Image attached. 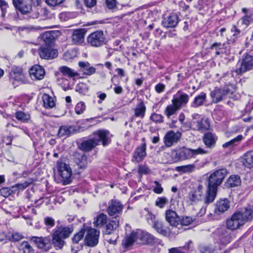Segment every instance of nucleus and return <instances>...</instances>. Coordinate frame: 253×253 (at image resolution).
I'll use <instances>...</instances> for the list:
<instances>
[{
	"label": "nucleus",
	"instance_id": "nucleus-1",
	"mask_svg": "<svg viewBox=\"0 0 253 253\" xmlns=\"http://www.w3.org/2000/svg\"><path fill=\"white\" fill-rule=\"evenodd\" d=\"M229 172L225 168H222L211 172L208 177V185L205 202L207 204L212 202L216 195L217 188L223 182Z\"/></svg>",
	"mask_w": 253,
	"mask_h": 253
},
{
	"label": "nucleus",
	"instance_id": "nucleus-2",
	"mask_svg": "<svg viewBox=\"0 0 253 253\" xmlns=\"http://www.w3.org/2000/svg\"><path fill=\"white\" fill-rule=\"evenodd\" d=\"M94 137L82 141L78 145L79 148L85 152L89 151L96 146L98 145L99 142H102L104 146L107 145L110 143L108 138V131L104 130H100L93 133Z\"/></svg>",
	"mask_w": 253,
	"mask_h": 253
},
{
	"label": "nucleus",
	"instance_id": "nucleus-3",
	"mask_svg": "<svg viewBox=\"0 0 253 253\" xmlns=\"http://www.w3.org/2000/svg\"><path fill=\"white\" fill-rule=\"evenodd\" d=\"M44 43L38 49V53L42 59L50 60L56 58L58 51L53 48V36L49 32H45L42 37Z\"/></svg>",
	"mask_w": 253,
	"mask_h": 253
},
{
	"label": "nucleus",
	"instance_id": "nucleus-4",
	"mask_svg": "<svg viewBox=\"0 0 253 253\" xmlns=\"http://www.w3.org/2000/svg\"><path fill=\"white\" fill-rule=\"evenodd\" d=\"M74 231L71 226L57 225L52 231V243L56 248L61 249L63 247L64 239L69 238Z\"/></svg>",
	"mask_w": 253,
	"mask_h": 253
},
{
	"label": "nucleus",
	"instance_id": "nucleus-5",
	"mask_svg": "<svg viewBox=\"0 0 253 253\" xmlns=\"http://www.w3.org/2000/svg\"><path fill=\"white\" fill-rule=\"evenodd\" d=\"M106 37L102 30H97L90 34L86 38L87 44L91 47H100L105 44Z\"/></svg>",
	"mask_w": 253,
	"mask_h": 253
},
{
	"label": "nucleus",
	"instance_id": "nucleus-6",
	"mask_svg": "<svg viewBox=\"0 0 253 253\" xmlns=\"http://www.w3.org/2000/svg\"><path fill=\"white\" fill-rule=\"evenodd\" d=\"M100 231L90 227L85 226L84 242L89 246L93 247L98 243Z\"/></svg>",
	"mask_w": 253,
	"mask_h": 253
},
{
	"label": "nucleus",
	"instance_id": "nucleus-7",
	"mask_svg": "<svg viewBox=\"0 0 253 253\" xmlns=\"http://www.w3.org/2000/svg\"><path fill=\"white\" fill-rule=\"evenodd\" d=\"M207 153V151L200 147L196 149L184 147L178 153V157L181 160H185L194 158L197 155L204 154Z\"/></svg>",
	"mask_w": 253,
	"mask_h": 253
},
{
	"label": "nucleus",
	"instance_id": "nucleus-8",
	"mask_svg": "<svg viewBox=\"0 0 253 253\" xmlns=\"http://www.w3.org/2000/svg\"><path fill=\"white\" fill-rule=\"evenodd\" d=\"M253 68V56L246 55L240 64H238L235 70L236 73L238 74L249 71Z\"/></svg>",
	"mask_w": 253,
	"mask_h": 253
},
{
	"label": "nucleus",
	"instance_id": "nucleus-9",
	"mask_svg": "<svg viewBox=\"0 0 253 253\" xmlns=\"http://www.w3.org/2000/svg\"><path fill=\"white\" fill-rule=\"evenodd\" d=\"M219 242L223 245L230 243L234 237L233 231L227 227H222L217 230Z\"/></svg>",
	"mask_w": 253,
	"mask_h": 253
},
{
	"label": "nucleus",
	"instance_id": "nucleus-10",
	"mask_svg": "<svg viewBox=\"0 0 253 253\" xmlns=\"http://www.w3.org/2000/svg\"><path fill=\"white\" fill-rule=\"evenodd\" d=\"M123 209V205L118 201L111 200L107 209V211L110 216L117 218L121 214Z\"/></svg>",
	"mask_w": 253,
	"mask_h": 253
},
{
	"label": "nucleus",
	"instance_id": "nucleus-11",
	"mask_svg": "<svg viewBox=\"0 0 253 253\" xmlns=\"http://www.w3.org/2000/svg\"><path fill=\"white\" fill-rule=\"evenodd\" d=\"M242 218V215L238 211L235 212L230 219L227 220V227L233 231L243 225L245 223Z\"/></svg>",
	"mask_w": 253,
	"mask_h": 253
},
{
	"label": "nucleus",
	"instance_id": "nucleus-12",
	"mask_svg": "<svg viewBox=\"0 0 253 253\" xmlns=\"http://www.w3.org/2000/svg\"><path fill=\"white\" fill-rule=\"evenodd\" d=\"M189 100V96L182 92L181 90H178L176 94L173 96L171 100L172 103H174L180 109L182 106H185L188 102Z\"/></svg>",
	"mask_w": 253,
	"mask_h": 253
},
{
	"label": "nucleus",
	"instance_id": "nucleus-13",
	"mask_svg": "<svg viewBox=\"0 0 253 253\" xmlns=\"http://www.w3.org/2000/svg\"><path fill=\"white\" fill-rule=\"evenodd\" d=\"M181 136V133L179 131L174 132L170 130L168 131L164 137V142L166 146L169 147L174 143H177Z\"/></svg>",
	"mask_w": 253,
	"mask_h": 253
},
{
	"label": "nucleus",
	"instance_id": "nucleus-14",
	"mask_svg": "<svg viewBox=\"0 0 253 253\" xmlns=\"http://www.w3.org/2000/svg\"><path fill=\"white\" fill-rule=\"evenodd\" d=\"M138 231H141L140 229H137L136 231H133L128 236L126 237L125 241L123 242V244L126 247H128L131 246L134 243L139 245H141L140 241L141 240L140 236L137 235Z\"/></svg>",
	"mask_w": 253,
	"mask_h": 253
},
{
	"label": "nucleus",
	"instance_id": "nucleus-15",
	"mask_svg": "<svg viewBox=\"0 0 253 253\" xmlns=\"http://www.w3.org/2000/svg\"><path fill=\"white\" fill-rule=\"evenodd\" d=\"M79 132V129L74 126L64 125L60 126L57 136L60 138L62 137H68L72 134Z\"/></svg>",
	"mask_w": 253,
	"mask_h": 253
},
{
	"label": "nucleus",
	"instance_id": "nucleus-16",
	"mask_svg": "<svg viewBox=\"0 0 253 253\" xmlns=\"http://www.w3.org/2000/svg\"><path fill=\"white\" fill-rule=\"evenodd\" d=\"M205 192L204 187L201 185L199 184L198 186V188L196 190L194 191H191L189 194V200L192 202H197L201 200L202 199H205L206 198L204 196V193ZM204 202H205L204 201ZM206 204V203H205Z\"/></svg>",
	"mask_w": 253,
	"mask_h": 253
},
{
	"label": "nucleus",
	"instance_id": "nucleus-17",
	"mask_svg": "<svg viewBox=\"0 0 253 253\" xmlns=\"http://www.w3.org/2000/svg\"><path fill=\"white\" fill-rule=\"evenodd\" d=\"M29 74L32 80H41L44 77L45 71L42 66L35 65L30 69Z\"/></svg>",
	"mask_w": 253,
	"mask_h": 253
},
{
	"label": "nucleus",
	"instance_id": "nucleus-18",
	"mask_svg": "<svg viewBox=\"0 0 253 253\" xmlns=\"http://www.w3.org/2000/svg\"><path fill=\"white\" fill-rule=\"evenodd\" d=\"M146 144L143 143L138 146L134 151L132 158V162L138 163L142 161L146 156Z\"/></svg>",
	"mask_w": 253,
	"mask_h": 253
},
{
	"label": "nucleus",
	"instance_id": "nucleus-19",
	"mask_svg": "<svg viewBox=\"0 0 253 253\" xmlns=\"http://www.w3.org/2000/svg\"><path fill=\"white\" fill-rule=\"evenodd\" d=\"M179 22L177 14L171 13L167 17L164 18L162 24L166 28L175 27Z\"/></svg>",
	"mask_w": 253,
	"mask_h": 253
},
{
	"label": "nucleus",
	"instance_id": "nucleus-20",
	"mask_svg": "<svg viewBox=\"0 0 253 253\" xmlns=\"http://www.w3.org/2000/svg\"><path fill=\"white\" fill-rule=\"evenodd\" d=\"M229 92V89L215 88L211 92V96L214 103H217L221 101L225 95Z\"/></svg>",
	"mask_w": 253,
	"mask_h": 253
},
{
	"label": "nucleus",
	"instance_id": "nucleus-21",
	"mask_svg": "<svg viewBox=\"0 0 253 253\" xmlns=\"http://www.w3.org/2000/svg\"><path fill=\"white\" fill-rule=\"evenodd\" d=\"M31 241L33 242L38 248L45 250L50 243V239L49 237L33 236L31 238Z\"/></svg>",
	"mask_w": 253,
	"mask_h": 253
},
{
	"label": "nucleus",
	"instance_id": "nucleus-22",
	"mask_svg": "<svg viewBox=\"0 0 253 253\" xmlns=\"http://www.w3.org/2000/svg\"><path fill=\"white\" fill-rule=\"evenodd\" d=\"M165 216L167 221L170 225L176 227L179 224L180 217L175 211L171 210L166 211Z\"/></svg>",
	"mask_w": 253,
	"mask_h": 253
},
{
	"label": "nucleus",
	"instance_id": "nucleus-23",
	"mask_svg": "<svg viewBox=\"0 0 253 253\" xmlns=\"http://www.w3.org/2000/svg\"><path fill=\"white\" fill-rule=\"evenodd\" d=\"M119 226V221L118 219L109 220L104 227L103 233L104 235H111L112 233H118L117 229Z\"/></svg>",
	"mask_w": 253,
	"mask_h": 253
},
{
	"label": "nucleus",
	"instance_id": "nucleus-24",
	"mask_svg": "<svg viewBox=\"0 0 253 253\" xmlns=\"http://www.w3.org/2000/svg\"><path fill=\"white\" fill-rule=\"evenodd\" d=\"M85 31L83 29H77L74 31L72 36V42L76 45L82 44L84 41Z\"/></svg>",
	"mask_w": 253,
	"mask_h": 253
},
{
	"label": "nucleus",
	"instance_id": "nucleus-25",
	"mask_svg": "<svg viewBox=\"0 0 253 253\" xmlns=\"http://www.w3.org/2000/svg\"><path fill=\"white\" fill-rule=\"evenodd\" d=\"M78 64L80 71L84 75L91 76L96 72V69L87 61H80Z\"/></svg>",
	"mask_w": 253,
	"mask_h": 253
},
{
	"label": "nucleus",
	"instance_id": "nucleus-26",
	"mask_svg": "<svg viewBox=\"0 0 253 253\" xmlns=\"http://www.w3.org/2000/svg\"><path fill=\"white\" fill-rule=\"evenodd\" d=\"M238 212L242 215V218L245 223L251 221L253 218V205H248Z\"/></svg>",
	"mask_w": 253,
	"mask_h": 253
},
{
	"label": "nucleus",
	"instance_id": "nucleus-27",
	"mask_svg": "<svg viewBox=\"0 0 253 253\" xmlns=\"http://www.w3.org/2000/svg\"><path fill=\"white\" fill-rule=\"evenodd\" d=\"M138 102L135 107L133 109L134 116L136 117L143 118L146 111V107L144 101L141 99H138Z\"/></svg>",
	"mask_w": 253,
	"mask_h": 253
},
{
	"label": "nucleus",
	"instance_id": "nucleus-28",
	"mask_svg": "<svg viewBox=\"0 0 253 253\" xmlns=\"http://www.w3.org/2000/svg\"><path fill=\"white\" fill-rule=\"evenodd\" d=\"M75 162L80 169H85L88 165L87 157L84 153H75Z\"/></svg>",
	"mask_w": 253,
	"mask_h": 253
},
{
	"label": "nucleus",
	"instance_id": "nucleus-29",
	"mask_svg": "<svg viewBox=\"0 0 253 253\" xmlns=\"http://www.w3.org/2000/svg\"><path fill=\"white\" fill-rule=\"evenodd\" d=\"M153 227L159 234L164 236L168 237L170 234L169 229L165 226L161 221L158 220L155 221L153 225Z\"/></svg>",
	"mask_w": 253,
	"mask_h": 253
},
{
	"label": "nucleus",
	"instance_id": "nucleus-30",
	"mask_svg": "<svg viewBox=\"0 0 253 253\" xmlns=\"http://www.w3.org/2000/svg\"><path fill=\"white\" fill-rule=\"evenodd\" d=\"M194 125H195V129L201 132L209 130L210 127V122L207 118H202L194 122Z\"/></svg>",
	"mask_w": 253,
	"mask_h": 253
},
{
	"label": "nucleus",
	"instance_id": "nucleus-31",
	"mask_svg": "<svg viewBox=\"0 0 253 253\" xmlns=\"http://www.w3.org/2000/svg\"><path fill=\"white\" fill-rule=\"evenodd\" d=\"M137 235L139 236H140L141 238V240L140 241L141 245L152 244L154 242L155 240L154 236L142 230L138 231Z\"/></svg>",
	"mask_w": 253,
	"mask_h": 253
},
{
	"label": "nucleus",
	"instance_id": "nucleus-32",
	"mask_svg": "<svg viewBox=\"0 0 253 253\" xmlns=\"http://www.w3.org/2000/svg\"><path fill=\"white\" fill-rule=\"evenodd\" d=\"M109 220L107 215L101 213L94 218L93 223L96 227H104Z\"/></svg>",
	"mask_w": 253,
	"mask_h": 253
},
{
	"label": "nucleus",
	"instance_id": "nucleus-33",
	"mask_svg": "<svg viewBox=\"0 0 253 253\" xmlns=\"http://www.w3.org/2000/svg\"><path fill=\"white\" fill-rule=\"evenodd\" d=\"M10 75L11 79L14 81L21 82H23L24 81V75L22 69L20 68H13Z\"/></svg>",
	"mask_w": 253,
	"mask_h": 253
},
{
	"label": "nucleus",
	"instance_id": "nucleus-34",
	"mask_svg": "<svg viewBox=\"0 0 253 253\" xmlns=\"http://www.w3.org/2000/svg\"><path fill=\"white\" fill-rule=\"evenodd\" d=\"M229 207V202L227 199H221L217 202L215 210L216 212L223 213L226 211Z\"/></svg>",
	"mask_w": 253,
	"mask_h": 253
},
{
	"label": "nucleus",
	"instance_id": "nucleus-35",
	"mask_svg": "<svg viewBox=\"0 0 253 253\" xmlns=\"http://www.w3.org/2000/svg\"><path fill=\"white\" fill-rule=\"evenodd\" d=\"M206 98V93L204 92H201L195 97L194 101L191 104V107L195 108L203 105Z\"/></svg>",
	"mask_w": 253,
	"mask_h": 253
},
{
	"label": "nucleus",
	"instance_id": "nucleus-36",
	"mask_svg": "<svg viewBox=\"0 0 253 253\" xmlns=\"http://www.w3.org/2000/svg\"><path fill=\"white\" fill-rule=\"evenodd\" d=\"M243 163L244 165L250 168L253 167V151L246 152L243 156Z\"/></svg>",
	"mask_w": 253,
	"mask_h": 253
},
{
	"label": "nucleus",
	"instance_id": "nucleus-37",
	"mask_svg": "<svg viewBox=\"0 0 253 253\" xmlns=\"http://www.w3.org/2000/svg\"><path fill=\"white\" fill-rule=\"evenodd\" d=\"M203 140L205 144L208 147L211 148L214 145L216 141V138L213 133L211 132H208L204 135Z\"/></svg>",
	"mask_w": 253,
	"mask_h": 253
},
{
	"label": "nucleus",
	"instance_id": "nucleus-38",
	"mask_svg": "<svg viewBox=\"0 0 253 253\" xmlns=\"http://www.w3.org/2000/svg\"><path fill=\"white\" fill-rule=\"evenodd\" d=\"M59 175L60 176L61 180L62 182L63 185H67L71 182V177L72 174V171L71 169H67L64 172H58Z\"/></svg>",
	"mask_w": 253,
	"mask_h": 253
},
{
	"label": "nucleus",
	"instance_id": "nucleus-39",
	"mask_svg": "<svg viewBox=\"0 0 253 253\" xmlns=\"http://www.w3.org/2000/svg\"><path fill=\"white\" fill-rule=\"evenodd\" d=\"M19 253H34V250L29 242L23 241L18 246Z\"/></svg>",
	"mask_w": 253,
	"mask_h": 253
},
{
	"label": "nucleus",
	"instance_id": "nucleus-40",
	"mask_svg": "<svg viewBox=\"0 0 253 253\" xmlns=\"http://www.w3.org/2000/svg\"><path fill=\"white\" fill-rule=\"evenodd\" d=\"M179 109H180V108L174 103H172V104H169L167 106L164 111V113L168 118H169Z\"/></svg>",
	"mask_w": 253,
	"mask_h": 253
},
{
	"label": "nucleus",
	"instance_id": "nucleus-41",
	"mask_svg": "<svg viewBox=\"0 0 253 253\" xmlns=\"http://www.w3.org/2000/svg\"><path fill=\"white\" fill-rule=\"evenodd\" d=\"M241 179L238 175H232L227 179L226 183L228 187H236L239 185L241 183Z\"/></svg>",
	"mask_w": 253,
	"mask_h": 253
},
{
	"label": "nucleus",
	"instance_id": "nucleus-42",
	"mask_svg": "<svg viewBox=\"0 0 253 253\" xmlns=\"http://www.w3.org/2000/svg\"><path fill=\"white\" fill-rule=\"evenodd\" d=\"M14 116L18 121L22 123H28L31 119L30 114L22 111H17L15 113Z\"/></svg>",
	"mask_w": 253,
	"mask_h": 253
},
{
	"label": "nucleus",
	"instance_id": "nucleus-43",
	"mask_svg": "<svg viewBox=\"0 0 253 253\" xmlns=\"http://www.w3.org/2000/svg\"><path fill=\"white\" fill-rule=\"evenodd\" d=\"M42 99L43 106L46 108H52L55 105L53 98L47 94H44Z\"/></svg>",
	"mask_w": 253,
	"mask_h": 253
},
{
	"label": "nucleus",
	"instance_id": "nucleus-44",
	"mask_svg": "<svg viewBox=\"0 0 253 253\" xmlns=\"http://www.w3.org/2000/svg\"><path fill=\"white\" fill-rule=\"evenodd\" d=\"M195 169V166L194 164L178 166L175 168L176 171L182 173H190L193 171Z\"/></svg>",
	"mask_w": 253,
	"mask_h": 253
},
{
	"label": "nucleus",
	"instance_id": "nucleus-45",
	"mask_svg": "<svg viewBox=\"0 0 253 253\" xmlns=\"http://www.w3.org/2000/svg\"><path fill=\"white\" fill-rule=\"evenodd\" d=\"M59 70L64 76L70 78L77 76L78 75L75 70L67 66H62L59 68Z\"/></svg>",
	"mask_w": 253,
	"mask_h": 253
},
{
	"label": "nucleus",
	"instance_id": "nucleus-46",
	"mask_svg": "<svg viewBox=\"0 0 253 253\" xmlns=\"http://www.w3.org/2000/svg\"><path fill=\"white\" fill-rule=\"evenodd\" d=\"M243 136L242 135H238L237 137H235L234 138L232 139L229 141L224 143L222 145V147L223 148H231L234 146L237 145L239 143V142L243 139Z\"/></svg>",
	"mask_w": 253,
	"mask_h": 253
},
{
	"label": "nucleus",
	"instance_id": "nucleus-47",
	"mask_svg": "<svg viewBox=\"0 0 253 253\" xmlns=\"http://www.w3.org/2000/svg\"><path fill=\"white\" fill-rule=\"evenodd\" d=\"M210 3V0H199L198 4L196 7L200 12H201L202 14H204V12H206L209 9Z\"/></svg>",
	"mask_w": 253,
	"mask_h": 253
},
{
	"label": "nucleus",
	"instance_id": "nucleus-48",
	"mask_svg": "<svg viewBox=\"0 0 253 253\" xmlns=\"http://www.w3.org/2000/svg\"><path fill=\"white\" fill-rule=\"evenodd\" d=\"M192 243L191 241H189L184 247L179 248H172L169 250V253H185L183 250L189 251L191 249L190 244Z\"/></svg>",
	"mask_w": 253,
	"mask_h": 253
},
{
	"label": "nucleus",
	"instance_id": "nucleus-49",
	"mask_svg": "<svg viewBox=\"0 0 253 253\" xmlns=\"http://www.w3.org/2000/svg\"><path fill=\"white\" fill-rule=\"evenodd\" d=\"M225 43H221V42H215L212 43L211 46V49L215 51V54L217 55H220L223 53V49Z\"/></svg>",
	"mask_w": 253,
	"mask_h": 253
},
{
	"label": "nucleus",
	"instance_id": "nucleus-50",
	"mask_svg": "<svg viewBox=\"0 0 253 253\" xmlns=\"http://www.w3.org/2000/svg\"><path fill=\"white\" fill-rule=\"evenodd\" d=\"M85 233V225L84 224L83 227L81 228L80 231L74 235L72 238V241L74 243H78L84 237Z\"/></svg>",
	"mask_w": 253,
	"mask_h": 253
},
{
	"label": "nucleus",
	"instance_id": "nucleus-51",
	"mask_svg": "<svg viewBox=\"0 0 253 253\" xmlns=\"http://www.w3.org/2000/svg\"><path fill=\"white\" fill-rule=\"evenodd\" d=\"M105 240L110 244L116 245L119 238L118 233H112L111 235H104Z\"/></svg>",
	"mask_w": 253,
	"mask_h": 253
},
{
	"label": "nucleus",
	"instance_id": "nucleus-52",
	"mask_svg": "<svg viewBox=\"0 0 253 253\" xmlns=\"http://www.w3.org/2000/svg\"><path fill=\"white\" fill-rule=\"evenodd\" d=\"M76 91L81 94L85 95L88 92V87L86 84L80 83L76 86Z\"/></svg>",
	"mask_w": 253,
	"mask_h": 253
},
{
	"label": "nucleus",
	"instance_id": "nucleus-53",
	"mask_svg": "<svg viewBox=\"0 0 253 253\" xmlns=\"http://www.w3.org/2000/svg\"><path fill=\"white\" fill-rule=\"evenodd\" d=\"M86 106L84 102L80 101L75 106V110L76 114L80 115L83 114L85 110Z\"/></svg>",
	"mask_w": 253,
	"mask_h": 253
},
{
	"label": "nucleus",
	"instance_id": "nucleus-54",
	"mask_svg": "<svg viewBox=\"0 0 253 253\" xmlns=\"http://www.w3.org/2000/svg\"><path fill=\"white\" fill-rule=\"evenodd\" d=\"M67 169H71L69 165L60 161L57 162V169L58 172L61 171L64 172Z\"/></svg>",
	"mask_w": 253,
	"mask_h": 253
},
{
	"label": "nucleus",
	"instance_id": "nucleus-55",
	"mask_svg": "<svg viewBox=\"0 0 253 253\" xmlns=\"http://www.w3.org/2000/svg\"><path fill=\"white\" fill-rule=\"evenodd\" d=\"M150 119L156 123H162L164 122V117L162 115L156 113L151 114Z\"/></svg>",
	"mask_w": 253,
	"mask_h": 253
},
{
	"label": "nucleus",
	"instance_id": "nucleus-56",
	"mask_svg": "<svg viewBox=\"0 0 253 253\" xmlns=\"http://www.w3.org/2000/svg\"><path fill=\"white\" fill-rule=\"evenodd\" d=\"M168 203V200L165 197H159L155 202V205L160 208H163Z\"/></svg>",
	"mask_w": 253,
	"mask_h": 253
},
{
	"label": "nucleus",
	"instance_id": "nucleus-57",
	"mask_svg": "<svg viewBox=\"0 0 253 253\" xmlns=\"http://www.w3.org/2000/svg\"><path fill=\"white\" fill-rule=\"evenodd\" d=\"M17 9H18L22 14H26L32 10V6L29 4H23Z\"/></svg>",
	"mask_w": 253,
	"mask_h": 253
},
{
	"label": "nucleus",
	"instance_id": "nucleus-58",
	"mask_svg": "<svg viewBox=\"0 0 253 253\" xmlns=\"http://www.w3.org/2000/svg\"><path fill=\"white\" fill-rule=\"evenodd\" d=\"M65 0H45V3L50 7H56L63 3Z\"/></svg>",
	"mask_w": 253,
	"mask_h": 253
},
{
	"label": "nucleus",
	"instance_id": "nucleus-59",
	"mask_svg": "<svg viewBox=\"0 0 253 253\" xmlns=\"http://www.w3.org/2000/svg\"><path fill=\"white\" fill-rule=\"evenodd\" d=\"M8 7V3L4 0H0V8L1 11V15L4 16L7 11V8Z\"/></svg>",
	"mask_w": 253,
	"mask_h": 253
},
{
	"label": "nucleus",
	"instance_id": "nucleus-60",
	"mask_svg": "<svg viewBox=\"0 0 253 253\" xmlns=\"http://www.w3.org/2000/svg\"><path fill=\"white\" fill-rule=\"evenodd\" d=\"M193 219L191 217L186 216L182 219L180 218L179 224L181 225L188 226L193 222Z\"/></svg>",
	"mask_w": 253,
	"mask_h": 253
},
{
	"label": "nucleus",
	"instance_id": "nucleus-61",
	"mask_svg": "<svg viewBox=\"0 0 253 253\" xmlns=\"http://www.w3.org/2000/svg\"><path fill=\"white\" fill-rule=\"evenodd\" d=\"M154 183L155 184V186L154 187L153 190L154 192L158 194L163 193L164 189L161 186V184L157 181H155Z\"/></svg>",
	"mask_w": 253,
	"mask_h": 253
},
{
	"label": "nucleus",
	"instance_id": "nucleus-62",
	"mask_svg": "<svg viewBox=\"0 0 253 253\" xmlns=\"http://www.w3.org/2000/svg\"><path fill=\"white\" fill-rule=\"evenodd\" d=\"M243 23L248 26L253 22V15H246L242 18Z\"/></svg>",
	"mask_w": 253,
	"mask_h": 253
},
{
	"label": "nucleus",
	"instance_id": "nucleus-63",
	"mask_svg": "<svg viewBox=\"0 0 253 253\" xmlns=\"http://www.w3.org/2000/svg\"><path fill=\"white\" fill-rule=\"evenodd\" d=\"M30 185V183L25 182L23 183L17 184L12 187V189L17 188L20 190H23L26 188L28 187Z\"/></svg>",
	"mask_w": 253,
	"mask_h": 253
},
{
	"label": "nucleus",
	"instance_id": "nucleus-64",
	"mask_svg": "<svg viewBox=\"0 0 253 253\" xmlns=\"http://www.w3.org/2000/svg\"><path fill=\"white\" fill-rule=\"evenodd\" d=\"M231 33H233V36L237 38L241 36V31L236 26H233L231 29Z\"/></svg>",
	"mask_w": 253,
	"mask_h": 253
}]
</instances>
